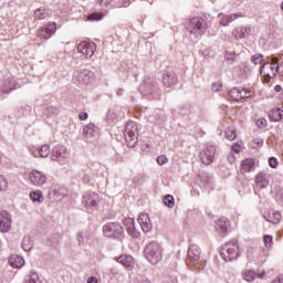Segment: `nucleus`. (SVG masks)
<instances>
[{"mask_svg": "<svg viewBox=\"0 0 283 283\" xmlns=\"http://www.w3.org/2000/svg\"><path fill=\"white\" fill-rule=\"evenodd\" d=\"M200 247L192 244L188 248V256L186 259V264L190 271L200 273V269H202V260L200 259Z\"/></svg>", "mask_w": 283, "mask_h": 283, "instance_id": "obj_1", "label": "nucleus"}, {"mask_svg": "<svg viewBox=\"0 0 283 283\" xmlns=\"http://www.w3.org/2000/svg\"><path fill=\"white\" fill-rule=\"evenodd\" d=\"M144 255L150 264H158L163 260V247L158 241H150L144 249Z\"/></svg>", "mask_w": 283, "mask_h": 283, "instance_id": "obj_2", "label": "nucleus"}, {"mask_svg": "<svg viewBox=\"0 0 283 283\" xmlns=\"http://www.w3.org/2000/svg\"><path fill=\"white\" fill-rule=\"evenodd\" d=\"M208 28H209V24L207 23V20L200 17L191 18L186 27V29L193 36H202V34L207 32Z\"/></svg>", "mask_w": 283, "mask_h": 283, "instance_id": "obj_3", "label": "nucleus"}, {"mask_svg": "<svg viewBox=\"0 0 283 283\" xmlns=\"http://www.w3.org/2000/svg\"><path fill=\"white\" fill-rule=\"evenodd\" d=\"M239 255L240 248L235 241H230L221 248V258L226 262H233V260H238Z\"/></svg>", "mask_w": 283, "mask_h": 283, "instance_id": "obj_4", "label": "nucleus"}, {"mask_svg": "<svg viewBox=\"0 0 283 283\" xmlns=\"http://www.w3.org/2000/svg\"><path fill=\"white\" fill-rule=\"evenodd\" d=\"M280 60L277 57H271L269 62H265L261 66V76L265 78H275L280 73Z\"/></svg>", "mask_w": 283, "mask_h": 283, "instance_id": "obj_5", "label": "nucleus"}, {"mask_svg": "<svg viewBox=\"0 0 283 283\" xmlns=\"http://www.w3.org/2000/svg\"><path fill=\"white\" fill-rule=\"evenodd\" d=\"M124 137L128 147H135L138 143V125L136 122H128L125 126Z\"/></svg>", "mask_w": 283, "mask_h": 283, "instance_id": "obj_6", "label": "nucleus"}, {"mask_svg": "<svg viewBox=\"0 0 283 283\" xmlns=\"http://www.w3.org/2000/svg\"><path fill=\"white\" fill-rule=\"evenodd\" d=\"M139 92L145 98H154L158 94V83L155 80L146 78L139 85Z\"/></svg>", "mask_w": 283, "mask_h": 283, "instance_id": "obj_7", "label": "nucleus"}, {"mask_svg": "<svg viewBox=\"0 0 283 283\" xmlns=\"http://www.w3.org/2000/svg\"><path fill=\"white\" fill-rule=\"evenodd\" d=\"M106 238H120L124 233L123 226L118 222L106 223L103 228Z\"/></svg>", "mask_w": 283, "mask_h": 283, "instance_id": "obj_8", "label": "nucleus"}, {"mask_svg": "<svg viewBox=\"0 0 283 283\" xmlns=\"http://www.w3.org/2000/svg\"><path fill=\"white\" fill-rule=\"evenodd\" d=\"M94 78V73L90 70L75 71L73 73V81L78 85H90Z\"/></svg>", "mask_w": 283, "mask_h": 283, "instance_id": "obj_9", "label": "nucleus"}, {"mask_svg": "<svg viewBox=\"0 0 283 283\" xmlns=\"http://www.w3.org/2000/svg\"><path fill=\"white\" fill-rule=\"evenodd\" d=\"M70 158V150L64 145H57L52 149L51 160L53 163H61Z\"/></svg>", "mask_w": 283, "mask_h": 283, "instance_id": "obj_10", "label": "nucleus"}, {"mask_svg": "<svg viewBox=\"0 0 283 283\" xmlns=\"http://www.w3.org/2000/svg\"><path fill=\"white\" fill-rule=\"evenodd\" d=\"M101 198L98 197V193L96 192H86L83 196L82 203L85 207V209H90L91 211H94L96 207H98Z\"/></svg>", "mask_w": 283, "mask_h": 283, "instance_id": "obj_11", "label": "nucleus"}, {"mask_svg": "<svg viewBox=\"0 0 283 283\" xmlns=\"http://www.w3.org/2000/svg\"><path fill=\"white\" fill-rule=\"evenodd\" d=\"M77 52L86 59H92L96 52V44L94 42L83 41L77 45Z\"/></svg>", "mask_w": 283, "mask_h": 283, "instance_id": "obj_12", "label": "nucleus"}, {"mask_svg": "<svg viewBox=\"0 0 283 283\" xmlns=\"http://www.w3.org/2000/svg\"><path fill=\"white\" fill-rule=\"evenodd\" d=\"M29 180L34 187H43V185L48 182V176L42 171L34 169L29 174Z\"/></svg>", "mask_w": 283, "mask_h": 283, "instance_id": "obj_13", "label": "nucleus"}, {"mask_svg": "<svg viewBox=\"0 0 283 283\" xmlns=\"http://www.w3.org/2000/svg\"><path fill=\"white\" fill-rule=\"evenodd\" d=\"M12 229V214L10 212L1 210L0 211V232L8 233Z\"/></svg>", "mask_w": 283, "mask_h": 283, "instance_id": "obj_14", "label": "nucleus"}, {"mask_svg": "<svg viewBox=\"0 0 283 283\" xmlns=\"http://www.w3.org/2000/svg\"><path fill=\"white\" fill-rule=\"evenodd\" d=\"M200 160L203 165H211L213 163V158H216V146L208 145L201 153H200Z\"/></svg>", "mask_w": 283, "mask_h": 283, "instance_id": "obj_15", "label": "nucleus"}, {"mask_svg": "<svg viewBox=\"0 0 283 283\" xmlns=\"http://www.w3.org/2000/svg\"><path fill=\"white\" fill-rule=\"evenodd\" d=\"M251 32V27H237L232 30V36L235 41H240V39H249Z\"/></svg>", "mask_w": 283, "mask_h": 283, "instance_id": "obj_16", "label": "nucleus"}, {"mask_svg": "<svg viewBox=\"0 0 283 283\" xmlns=\"http://www.w3.org/2000/svg\"><path fill=\"white\" fill-rule=\"evenodd\" d=\"M163 86L166 88H171L176 83H178V77L176 76V73L174 71H167L164 73L161 78Z\"/></svg>", "mask_w": 283, "mask_h": 283, "instance_id": "obj_17", "label": "nucleus"}, {"mask_svg": "<svg viewBox=\"0 0 283 283\" xmlns=\"http://www.w3.org/2000/svg\"><path fill=\"white\" fill-rule=\"evenodd\" d=\"M124 227L126 228L127 233L130 238H139L140 231L136 230V221L132 218L124 219Z\"/></svg>", "mask_w": 283, "mask_h": 283, "instance_id": "obj_18", "label": "nucleus"}, {"mask_svg": "<svg viewBox=\"0 0 283 283\" xmlns=\"http://www.w3.org/2000/svg\"><path fill=\"white\" fill-rule=\"evenodd\" d=\"M254 182L259 189H266L269 187V184L271 182V175L266 172H259L255 176Z\"/></svg>", "mask_w": 283, "mask_h": 283, "instance_id": "obj_19", "label": "nucleus"}, {"mask_svg": "<svg viewBox=\"0 0 283 283\" xmlns=\"http://www.w3.org/2000/svg\"><path fill=\"white\" fill-rule=\"evenodd\" d=\"M56 32V23H49L48 25L41 28L38 31V36L40 39H50L52 34Z\"/></svg>", "mask_w": 283, "mask_h": 283, "instance_id": "obj_20", "label": "nucleus"}, {"mask_svg": "<svg viewBox=\"0 0 283 283\" xmlns=\"http://www.w3.org/2000/svg\"><path fill=\"white\" fill-rule=\"evenodd\" d=\"M138 223L140 224L142 231H144V233H149V231H151V229H154L151 219H149V214H147V213H142L139 216Z\"/></svg>", "mask_w": 283, "mask_h": 283, "instance_id": "obj_21", "label": "nucleus"}, {"mask_svg": "<svg viewBox=\"0 0 283 283\" xmlns=\"http://www.w3.org/2000/svg\"><path fill=\"white\" fill-rule=\"evenodd\" d=\"M263 218L266 220V222H271L272 224H280L282 220V213L275 210H269L268 212H264Z\"/></svg>", "mask_w": 283, "mask_h": 283, "instance_id": "obj_22", "label": "nucleus"}, {"mask_svg": "<svg viewBox=\"0 0 283 283\" xmlns=\"http://www.w3.org/2000/svg\"><path fill=\"white\" fill-rule=\"evenodd\" d=\"M82 136L84 138H94V136H98V127L94 125V123H90L83 127Z\"/></svg>", "mask_w": 283, "mask_h": 283, "instance_id": "obj_23", "label": "nucleus"}, {"mask_svg": "<svg viewBox=\"0 0 283 283\" xmlns=\"http://www.w3.org/2000/svg\"><path fill=\"white\" fill-rule=\"evenodd\" d=\"M239 17H242V14L239 13H232V14H224V13H219L218 18L220 19V25H229V23H233L235 19H239Z\"/></svg>", "mask_w": 283, "mask_h": 283, "instance_id": "obj_24", "label": "nucleus"}, {"mask_svg": "<svg viewBox=\"0 0 283 283\" xmlns=\"http://www.w3.org/2000/svg\"><path fill=\"white\" fill-rule=\"evenodd\" d=\"M265 273L261 272L259 274H256L255 271L253 270H245L242 272V277L245 282H255V277H260V280H262V277H264Z\"/></svg>", "mask_w": 283, "mask_h": 283, "instance_id": "obj_25", "label": "nucleus"}, {"mask_svg": "<svg viewBox=\"0 0 283 283\" xmlns=\"http://www.w3.org/2000/svg\"><path fill=\"white\" fill-rule=\"evenodd\" d=\"M116 260L119 264H123L125 269H128L129 271L134 269V258L132 255L124 254L118 256Z\"/></svg>", "mask_w": 283, "mask_h": 283, "instance_id": "obj_26", "label": "nucleus"}, {"mask_svg": "<svg viewBox=\"0 0 283 283\" xmlns=\"http://www.w3.org/2000/svg\"><path fill=\"white\" fill-rule=\"evenodd\" d=\"M9 264L13 269H21L22 266L25 265V260L22 256L13 254L9 258Z\"/></svg>", "mask_w": 283, "mask_h": 283, "instance_id": "obj_27", "label": "nucleus"}, {"mask_svg": "<svg viewBox=\"0 0 283 283\" xmlns=\"http://www.w3.org/2000/svg\"><path fill=\"white\" fill-rule=\"evenodd\" d=\"M32 156L34 158H48L50 156V146L49 145H43L36 150L32 151Z\"/></svg>", "mask_w": 283, "mask_h": 283, "instance_id": "obj_28", "label": "nucleus"}, {"mask_svg": "<svg viewBox=\"0 0 283 283\" xmlns=\"http://www.w3.org/2000/svg\"><path fill=\"white\" fill-rule=\"evenodd\" d=\"M51 12L50 9H46L44 7H40L34 11V19L36 21H43V19H48L50 17Z\"/></svg>", "mask_w": 283, "mask_h": 283, "instance_id": "obj_29", "label": "nucleus"}, {"mask_svg": "<svg viewBox=\"0 0 283 283\" xmlns=\"http://www.w3.org/2000/svg\"><path fill=\"white\" fill-rule=\"evenodd\" d=\"M17 87H19L17 81L9 80L2 85L1 92H3V94H10V92H13V90H17Z\"/></svg>", "mask_w": 283, "mask_h": 283, "instance_id": "obj_30", "label": "nucleus"}, {"mask_svg": "<svg viewBox=\"0 0 283 283\" xmlns=\"http://www.w3.org/2000/svg\"><path fill=\"white\" fill-rule=\"evenodd\" d=\"M253 167H255V161L253 159H244L241 163V172L249 174V171L253 170Z\"/></svg>", "mask_w": 283, "mask_h": 283, "instance_id": "obj_31", "label": "nucleus"}, {"mask_svg": "<svg viewBox=\"0 0 283 283\" xmlns=\"http://www.w3.org/2000/svg\"><path fill=\"white\" fill-rule=\"evenodd\" d=\"M216 229L219 233H227L229 231V220L226 218L219 219Z\"/></svg>", "mask_w": 283, "mask_h": 283, "instance_id": "obj_32", "label": "nucleus"}, {"mask_svg": "<svg viewBox=\"0 0 283 283\" xmlns=\"http://www.w3.org/2000/svg\"><path fill=\"white\" fill-rule=\"evenodd\" d=\"M224 59L230 65H233V63L238 61V54L233 51H226Z\"/></svg>", "mask_w": 283, "mask_h": 283, "instance_id": "obj_33", "label": "nucleus"}, {"mask_svg": "<svg viewBox=\"0 0 283 283\" xmlns=\"http://www.w3.org/2000/svg\"><path fill=\"white\" fill-rule=\"evenodd\" d=\"M30 198L33 202H43V192L41 190L30 192Z\"/></svg>", "mask_w": 283, "mask_h": 283, "instance_id": "obj_34", "label": "nucleus"}, {"mask_svg": "<svg viewBox=\"0 0 283 283\" xmlns=\"http://www.w3.org/2000/svg\"><path fill=\"white\" fill-rule=\"evenodd\" d=\"M23 283H41V279L39 277V274L31 272Z\"/></svg>", "mask_w": 283, "mask_h": 283, "instance_id": "obj_35", "label": "nucleus"}, {"mask_svg": "<svg viewBox=\"0 0 283 283\" xmlns=\"http://www.w3.org/2000/svg\"><path fill=\"white\" fill-rule=\"evenodd\" d=\"M22 249L27 252L32 250V241L30 240V237H24L22 239Z\"/></svg>", "mask_w": 283, "mask_h": 283, "instance_id": "obj_36", "label": "nucleus"}, {"mask_svg": "<svg viewBox=\"0 0 283 283\" xmlns=\"http://www.w3.org/2000/svg\"><path fill=\"white\" fill-rule=\"evenodd\" d=\"M164 205H165L166 207H168L169 209H174V205H176L175 199H174V196L167 195V196L164 198Z\"/></svg>", "mask_w": 283, "mask_h": 283, "instance_id": "obj_37", "label": "nucleus"}, {"mask_svg": "<svg viewBox=\"0 0 283 283\" xmlns=\"http://www.w3.org/2000/svg\"><path fill=\"white\" fill-rule=\"evenodd\" d=\"M270 118H272V120H274L275 123H277V120H282V108L272 111Z\"/></svg>", "mask_w": 283, "mask_h": 283, "instance_id": "obj_38", "label": "nucleus"}, {"mask_svg": "<svg viewBox=\"0 0 283 283\" xmlns=\"http://www.w3.org/2000/svg\"><path fill=\"white\" fill-rule=\"evenodd\" d=\"M229 96L230 98H232V101H240V88L239 87H234L229 92Z\"/></svg>", "mask_w": 283, "mask_h": 283, "instance_id": "obj_39", "label": "nucleus"}, {"mask_svg": "<svg viewBox=\"0 0 283 283\" xmlns=\"http://www.w3.org/2000/svg\"><path fill=\"white\" fill-rule=\"evenodd\" d=\"M224 136L228 140H235L237 135H235V129L233 128H227Z\"/></svg>", "mask_w": 283, "mask_h": 283, "instance_id": "obj_40", "label": "nucleus"}, {"mask_svg": "<svg viewBox=\"0 0 283 283\" xmlns=\"http://www.w3.org/2000/svg\"><path fill=\"white\" fill-rule=\"evenodd\" d=\"M251 96H253L252 91H249L247 88H240V101H242L243 98H251Z\"/></svg>", "mask_w": 283, "mask_h": 283, "instance_id": "obj_41", "label": "nucleus"}, {"mask_svg": "<svg viewBox=\"0 0 283 283\" xmlns=\"http://www.w3.org/2000/svg\"><path fill=\"white\" fill-rule=\"evenodd\" d=\"M263 60H264V55H262V54H260V53H258V54H255V55H253V56L251 57V61H252V63H253L254 65H260V63H262Z\"/></svg>", "mask_w": 283, "mask_h": 283, "instance_id": "obj_42", "label": "nucleus"}, {"mask_svg": "<svg viewBox=\"0 0 283 283\" xmlns=\"http://www.w3.org/2000/svg\"><path fill=\"white\" fill-rule=\"evenodd\" d=\"M263 242H264L266 249L271 248L273 245V237L269 235V234H265L263 237Z\"/></svg>", "mask_w": 283, "mask_h": 283, "instance_id": "obj_43", "label": "nucleus"}, {"mask_svg": "<svg viewBox=\"0 0 283 283\" xmlns=\"http://www.w3.org/2000/svg\"><path fill=\"white\" fill-rule=\"evenodd\" d=\"M8 189V180L6 177L0 175V191H6Z\"/></svg>", "mask_w": 283, "mask_h": 283, "instance_id": "obj_44", "label": "nucleus"}, {"mask_svg": "<svg viewBox=\"0 0 283 283\" xmlns=\"http://www.w3.org/2000/svg\"><path fill=\"white\" fill-rule=\"evenodd\" d=\"M143 180H145V177L143 175H140V174L135 175L133 177L134 185H140V182H143Z\"/></svg>", "mask_w": 283, "mask_h": 283, "instance_id": "obj_45", "label": "nucleus"}, {"mask_svg": "<svg viewBox=\"0 0 283 283\" xmlns=\"http://www.w3.org/2000/svg\"><path fill=\"white\" fill-rule=\"evenodd\" d=\"M101 19H103V15L98 13H92L87 17L88 21H101Z\"/></svg>", "mask_w": 283, "mask_h": 283, "instance_id": "obj_46", "label": "nucleus"}, {"mask_svg": "<svg viewBox=\"0 0 283 283\" xmlns=\"http://www.w3.org/2000/svg\"><path fill=\"white\" fill-rule=\"evenodd\" d=\"M157 163L160 166L167 165V163H169V159H167V157L165 155H161V156L157 157Z\"/></svg>", "mask_w": 283, "mask_h": 283, "instance_id": "obj_47", "label": "nucleus"}, {"mask_svg": "<svg viewBox=\"0 0 283 283\" xmlns=\"http://www.w3.org/2000/svg\"><path fill=\"white\" fill-rule=\"evenodd\" d=\"M112 1H114V0H97V3L102 8H107L108 6L112 4Z\"/></svg>", "mask_w": 283, "mask_h": 283, "instance_id": "obj_48", "label": "nucleus"}, {"mask_svg": "<svg viewBox=\"0 0 283 283\" xmlns=\"http://www.w3.org/2000/svg\"><path fill=\"white\" fill-rule=\"evenodd\" d=\"M222 90V82L212 84V92H220Z\"/></svg>", "mask_w": 283, "mask_h": 283, "instance_id": "obj_49", "label": "nucleus"}, {"mask_svg": "<svg viewBox=\"0 0 283 283\" xmlns=\"http://www.w3.org/2000/svg\"><path fill=\"white\" fill-rule=\"evenodd\" d=\"M256 126H259L261 129H263V127H266V119L265 118H259L256 120Z\"/></svg>", "mask_w": 283, "mask_h": 283, "instance_id": "obj_50", "label": "nucleus"}, {"mask_svg": "<svg viewBox=\"0 0 283 283\" xmlns=\"http://www.w3.org/2000/svg\"><path fill=\"white\" fill-rule=\"evenodd\" d=\"M106 118L109 123H112L116 118V114H114V111H108Z\"/></svg>", "mask_w": 283, "mask_h": 283, "instance_id": "obj_51", "label": "nucleus"}, {"mask_svg": "<svg viewBox=\"0 0 283 283\" xmlns=\"http://www.w3.org/2000/svg\"><path fill=\"white\" fill-rule=\"evenodd\" d=\"M269 164H270V167H272V169H275L277 167V159L275 157H271L269 159Z\"/></svg>", "mask_w": 283, "mask_h": 283, "instance_id": "obj_52", "label": "nucleus"}, {"mask_svg": "<svg viewBox=\"0 0 283 283\" xmlns=\"http://www.w3.org/2000/svg\"><path fill=\"white\" fill-rule=\"evenodd\" d=\"M85 240L83 239V232L77 233V244L81 247L83 245Z\"/></svg>", "mask_w": 283, "mask_h": 283, "instance_id": "obj_53", "label": "nucleus"}, {"mask_svg": "<svg viewBox=\"0 0 283 283\" xmlns=\"http://www.w3.org/2000/svg\"><path fill=\"white\" fill-rule=\"evenodd\" d=\"M240 149H241V146L239 144L232 145V151H234V154H240Z\"/></svg>", "mask_w": 283, "mask_h": 283, "instance_id": "obj_54", "label": "nucleus"}, {"mask_svg": "<svg viewBox=\"0 0 283 283\" xmlns=\"http://www.w3.org/2000/svg\"><path fill=\"white\" fill-rule=\"evenodd\" d=\"M87 113H85V112H82V113H80L78 114V118H80V120H87Z\"/></svg>", "mask_w": 283, "mask_h": 283, "instance_id": "obj_55", "label": "nucleus"}, {"mask_svg": "<svg viewBox=\"0 0 283 283\" xmlns=\"http://www.w3.org/2000/svg\"><path fill=\"white\" fill-rule=\"evenodd\" d=\"M228 161L230 163V165H233V163H235V155L230 154V155L228 156Z\"/></svg>", "mask_w": 283, "mask_h": 283, "instance_id": "obj_56", "label": "nucleus"}, {"mask_svg": "<svg viewBox=\"0 0 283 283\" xmlns=\"http://www.w3.org/2000/svg\"><path fill=\"white\" fill-rule=\"evenodd\" d=\"M87 283H98V279H96V276H90Z\"/></svg>", "mask_w": 283, "mask_h": 283, "instance_id": "obj_57", "label": "nucleus"}, {"mask_svg": "<svg viewBox=\"0 0 283 283\" xmlns=\"http://www.w3.org/2000/svg\"><path fill=\"white\" fill-rule=\"evenodd\" d=\"M272 283H283V276H279L277 279H274Z\"/></svg>", "mask_w": 283, "mask_h": 283, "instance_id": "obj_58", "label": "nucleus"}, {"mask_svg": "<svg viewBox=\"0 0 283 283\" xmlns=\"http://www.w3.org/2000/svg\"><path fill=\"white\" fill-rule=\"evenodd\" d=\"M271 27H272V30H277V22H274V23H272V24H270Z\"/></svg>", "mask_w": 283, "mask_h": 283, "instance_id": "obj_59", "label": "nucleus"}, {"mask_svg": "<svg viewBox=\"0 0 283 283\" xmlns=\"http://www.w3.org/2000/svg\"><path fill=\"white\" fill-rule=\"evenodd\" d=\"M274 90H275V92H282V86H281V85H276V86L274 87Z\"/></svg>", "mask_w": 283, "mask_h": 283, "instance_id": "obj_60", "label": "nucleus"}, {"mask_svg": "<svg viewBox=\"0 0 283 283\" xmlns=\"http://www.w3.org/2000/svg\"><path fill=\"white\" fill-rule=\"evenodd\" d=\"M139 283H150L149 281H140Z\"/></svg>", "mask_w": 283, "mask_h": 283, "instance_id": "obj_61", "label": "nucleus"}, {"mask_svg": "<svg viewBox=\"0 0 283 283\" xmlns=\"http://www.w3.org/2000/svg\"><path fill=\"white\" fill-rule=\"evenodd\" d=\"M281 10L283 11V0H282V3H281Z\"/></svg>", "mask_w": 283, "mask_h": 283, "instance_id": "obj_62", "label": "nucleus"}, {"mask_svg": "<svg viewBox=\"0 0 283 283\" xmlns=\"http://www.w3.org/2000/svg\"><path fill=\"white\" fill-rule=\"evenodd\" d=\"M281 118H283V109H281Z\"/></svg>", "mask_w": 283, "mask_h": 283, "instance_id": "obj_63", "label": "nucleus"}, {"mask_svg": "<svg viewBox=\"0 0 283 283\" xmlns=\"http://www.w3.org/2000/svg\"><path fill=\"white\" fill-rule=\"evenodd\" d=\"M132 101H135V99H134V96H132Z\"/></svg>", "mask_w": 283, "mask_h": 283, "instance_id": "obj_64", "label": "nucleus"}]
</instances>
